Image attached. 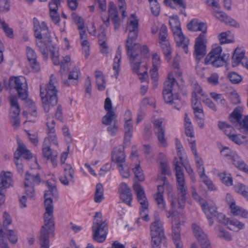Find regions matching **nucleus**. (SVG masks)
Segmentation results:
<instances>
[{"label":"nucleus","instance_id":"obj_1","mask_svg":"<svg viewBox=\"0 0 248 248\" xmlns=\"http://www.w3.org/2000/svg\"><path fill=\"white\" fill-rule=\"evenodd\" d=\"M48 190L44 194L46 212L44 215V225L42 227L39 237L40 248H49V238L54 235L55 223L53 217V204L50 196L57 198L58 192L56 186L46 182Z\"/></svg>","mask_w":248,"mask_h":248},{"label":"nucleus","instance_id":"obj_2","mask_svg":"<svg viewBox=\"0 0 248 248\" xmlns=\"http://www.w3.org/2000/svg\"><path fill=\"white\" fill-rule=\"evenodd\" d=\"M57 79L53 74L46 86L44 88L40 86V96L42 99L44 109L46 112H49L50 107H54L58 102V90Z\"/></svg>","mask_w":248,"mask_h":248},{"label":"nucleus","instance_id":"obj_3","mask_svg":"<svg viewBox=\"0 0 248 248\" xmlns=\"http://www.w3.org/2000/svg\"><path fill=\"white\" fill-rule=\"evenodd\" d=\"M139 32L129 31L127 39L126 41V48L127 50V55L130 57V61L131 66L133 72L140 76L139 78L140 79L143 78L145 75H147V72L144 71L143 73H140L139 69L140 66V56L135 53V48H139L140 45L138 44H133V41L136 40Z\"/></svg>","mask_w":248,"mask_h":248},{"label":"nucleus","instance_id":"obj_4","mask_svg":"<svg viewBox=\"0 0 248 248\" xmlns=\"http://www.w3.org/2000/svg\"><path fill=\"white\" fill-rule=\"evenodd\" d=\"M178 85L172 75H168V80L164 83L163 95L167 104H171L173 107L179 110L182 107V102L179 99L178 94L175 93V88Z\"/></svg>","mask_w":248,"mask_h":248},{"label":"nucleus","instance_id":"obj_5","mask_svg":"<svg viewBox=\"0 0 248 248\" xmlns=\"http://www.w3.org/2000/svg\"><path fill=\"white\" fill-rule=\"evenodd\" d=\"M108 230L106 220H103L100 212H96L92 226L93 237L94 240L99 243L103 242L107 236Z\"/></svg>","mask_w":248,"mask_h":248},{"label":"nucleus","instance_id":"obj_6","mask_svg":"<svg viewBox=\"0 0 248 248\" xmlns=\"http://www.w3.org/2000/svg\"><path fill=\"white\" fill-rule=\"evenodd\" d=\"M176 177L177 182V187L179 191L178 193V203L179 207L183 208L185 205L186 196L187 194V189L185 185L184 175L179 161L174 162Z\"/></svg>","mask_w":248,"mask_h":248},{"label":"nucleus","instance_id":"obj_7","mask_svg":"<svg viewBox=\"0 0 248 248\" xmlns=\"http://www.w3.org/2000/svg\"><path fill=\"white\" fill-rule=\"evenodd\" d=\"M170 24L177 44L183 48L186 53H187L188 52V40L184 37L182 32L180 22L178 16L173 15L170 16Z\"/></svg>","mask_w":248,"mask_h":248},{"label":"nucleus","instance_id":"obj_8","mask_svg":"<svg viewBox=\"0 0 248 248\" xmlns=\"http://www.w3.org/2000/svg\"><path fill=\"white\" fill-rule=\"evenodd\" d=\"M222 47L217 46L212 48L204 60L206 65L211 64L213 67H219L226 64L229 57V54L222 53Z\"/></svg>","mask_w":248,"mask_h":248},{"label":"nucleus","instance_id":"obj_9","mask_svg":"<svg viewBox=\"0 0 248 248\" xmlns=\"http://www.w3.org/2000/svg\"><path fill=\"white\" fill-rule=\"evenodd\" d=\"M10 85L11 87L16 89L19 98L21 100H25L28 98V85L24 77H16L13 79H11Z\"/></svg>","mask_w":248,"mask_h":248},{"label":"nucleus","instance_id":"obj_10","mask_svg":"<svg viewBox=\"0 0 248 248\" xmlns=\"http://www.w3.org/2000/svg\"><path fill=\"white\" fill-rule=\"evenodd\" d=\"M152 241L155 245H160L166 239L164 229L159 219H155L150 227Z\"/></svg>","mask_w":248,"mask_h":248},{"label":"nucleus","instance_id":"obj_11","mask_svg":"<svg viewBox=\"0 0 248 248\" xmlns=\"http://www.w3.org/2000/svg\"><path fill=\"white\" fill-rule=\"evenodd\" d=\"M221 153L224 156H230L234 166L248 173V166L235 152L225 147L221 151Z\"/></svg>","mask_w":248,"mask_h":248},{"label":"nucleus","instance_id":"obj_12","mask_svg":"<svg viewBox=\"0 0 248 248\" xmlns=\"http://www.w3.org/2000/svg\"><path fill=\"white\" fill-rule=\"evenodd\" d=\"M198 94L200 95L202 97L204 96L201 86L199 85L195 84L194 89L192 93V106L195 115L201 117V115H203V110L201 102L198 100L199 97Z\"/></svg>","mask_w":248,"mask_h":248},{"label":"nucleus","instance_id":"obj_13","mask_svg":"<svg viewBox=\"0 0 248 248\" xmlns=\"http://www.w3.org/2000/svg\"><path fill=\"white\" fill-rule=\"evenodd\" d=\"M154 130L160 146L166 147L167 146L166 139L165 137V127L163 121L160 119L155 120L154 122Z\"/></svg>","mask_w":248,"mask_h":248},{"label":"nucleus","instance_id":"obj_14","mask_svg":"<svg viewBox=\"0 0 248 248\" xmlns=\"http://www.w3.org/2000/svg\"><path fill=\"white\" fill-rule=\"evenodd\" d=\"M202 35L198 36L195 40L194 45V56L196 61L199 62L205 56L206 53V39H202Z\"/></svg>","mask_w":248,"mask_h":248},{"label":"nucleus","instance_id":"obj_15","mask_svg":"<svg viewBox=\"0 0 248 248\" xmlns=\"http://www.w3.org/2000/svg\"><path fill=\"white\" fill-rule=\"evenodd\" d=\"M33 24L34 35L36 38L41 39L42 38V36H44V39L47 38L48 39V41L50 42V35L45 23L44 22H42L41 25L39 26L38 20L36 18H34Z\"/></svg>","mask_w":248,"mask_h":248},{"label":"nucleus","instance_id":"obj_16","mask_svg":"<svg viewBox=\"0 0 248 248\" xmlns=\"http://www.w3.org/2000/svg\"><path fill=\"white\" fill-rule=\"evenodd\" d=\"M133 189L136 194L138 201L140 205V208H143V211H147L149 202L143 187L139 183H135L133 185Z\"/></svg>","mask_w":248,"mask_h":248},{"label":"nucleus","instance_id":"obj_17","mask_svg":"<svg viewBox=\"0 0 248 248\" xmlns=\"http://www.w3.org/2000/svg\"><path fill=\"white\" fill-rule=\"evenodd\" d=\"M18 147L14 155V158L19 160L21 157L30 160L32 158V155L31 151L28 150L25 145L22 142L18 141Z\"/></svg>","mask_w":248,"mask_h":248},{"label":"nucleus","instance_id":"obj_18","mask_svg":"<svg viewBox=\"0 0 248 248\" xmlns=\"http://www.w3.org/2000/svg\"><path fill=\"white\" fill-rule=\"evenodd\" d=\"M214 16L217 18L221 22H224L225 24H229L230 25L239 27V24L233 18L229 16L225 13L218 10H214L213 11Z\"/></svg>","mask_w":248,"mask_h":248},{"label":"nucleus","instance_id":"obj_19","mask_svg":"<svg viewBox=\"0 0 248 248\" xmlns=\"http://www.w3.org/2000/svg\"><path fill=\"white\" fill-rule=\"evenodd\" d=\"M232 60V65L233 67L237 66L239 63L245 67L248 64V61L245 56V53L238 48H236L234 50Z\"/></svg>","mask_w":248,"mask_h":248},{"label":"nucleus","instance_id":"obj_20","mask_svg":"<svg viewBox=\"0 0 248 248\" xmlns=\"http://www.w3.org/2000/svg\"><path fill=\"white\" fill-rule=\"evenodd\" d=\"M42 154L46 160H50L54 167L57 166V157L58 153L56 151L52 152L50 145H43Z\"/></svg>","mask_w":248,"mask_h":248},{"label":"nucleus","instance_id":"obj_21","mask_svg":"<svg viewBox=\"0 0 248 248\" xmlns=\"http://www.w3.org/2000/svg\"><path fill=\"white\" fill-rule=\"evenodd\" d=\"M27 56L31 67L34 72L40 70L39 64L37 60V55L35 51L30 46L26 48Z\"/></svg>","mask_w":248,"mask_h":248},{"label":"nucleus","instance_id":"obj_22","mask_svg":"<svg viewBox=\"0 0 248 248\" xmlns=\"http://www.w3.org/2000/svg\"><path fill=\"white\" fill-rule=\"evenodd\" d=\"M172 237L176 248H183V245L181 240L180 225L177 220H174L173 222Z\"/></svg>","mask_w":248,"mask_h":248},{"label":"nucleus","instance_id":"obj_23","mask_svg":"<svg viewBox=\"0 0 248 248\" xmlns=\"http://www.w3.org/2000/svg\"><path fill=\"white\" fill-rule=\"evenodd\" d=\"M12 175L9 171H2L0 175V189L6 190L13 185Z\"/></svg>","mask_w":248,"mask_h":248},{"label":"nucleus","instance_id":"obj_24","mask_svg":"<svg viewBox=\"0 0 248 248\" xmlns=\"http://www.w3.org/2000/svg\"><path fill=\"white\" fill-rule=\"evenodd\" d=\"M46 125L47 126L46 130L47 137L44 140V145H50V143H51L56 146H58L59 143L55 133V127L53 126H49L48 122H47Z\"/></svg>","mask_w":248,"mask_h":248},{"label":"nucleus","instance_id":"obj_25","mask_svg":"<svg viewBox=\"0 0 248 248\" xmlns=\"http://www.w3.org/2000/svg\"><path fill=\"white\" fill-rule=\"evenodd\" d=\"M112 160L118 165L125 162V155L124 153V148L122 147L114 148L111 156Z\"/></svg>","mask_w":248,"mask_h":248},{"label":"nucleus","instance_id":"obj_26","mask_svg":"<svg viewBox=\"0 0 248 248\" xmlns=\"http://www.w3.org/2000/svg\"><path fill=\"white\" fill-rule=\"evenodd\" d=\"M133 123L132 121H125L124 124V144H129L132 137L133 133Z\"/></svg>","mask_w":248,"mask_h":248},{"label":"nucleus","instance_id":"obj_27","mask_svg":"<svg viewBox=\"0 0 248 248\" xmlns=\"http://www.w3.org/2000/svg\"><path fill=\"white\" fill-rule=\"evenodd\" d=\"M41 182V178L38 173L33 174L28 171L26 172L25 177L24 184L30 185L34 186L39 185Z\"/></svg>","mask_w":248,"mask_h":248},{"label":"nucleus","instance_id":"obj_28","mask_svg":"<svg viewBox=\"0 0 248 248\" xmlns=\"http://www.w3.org/2000/svg\"><path fill=\"white\" fill-rule=\"evenodd\" d=\"M44 36L42 38L37 42V45L45 57H47L48 55V46L51 43L52 40L50 38L51 42L48 41V39L46 38L44 39Z\"/></svg>","mask_w":248,"mask_h":248},{"label":"nucleus","instance_id":"obj_29","mask_svg":"<svg viewBox=\"0 0 248 248\" xmlns=\"http://www.w3.org/2000/svg\"><path fill=\"white\" fill-rule=\"evenodd\" d=\"M129 31L139 32V20L135 16L134 14L131 16V19L127 24V27L125 29V32Z\"/></svg>","mask_w":248,"mask_h":248},{"label":"nucleus","instance_id":"obj_30","mask_svg":"<svg viewBox=\"0 0 248 248\" xmlns=\"http://www.w3.org/2000/svg\"><path fill=\"white\" fill-rule=\"evenodd\" d=\"M117 115L113 111L107 112L106 114L103 116L102 120V123L106 125L113 124V123H117Z\"/></svg>","mask_w":248,"mask_h":248},{"label":"nucleus","instance_id":"obj_31","mask_svg":"<svg viewBox=\"0 0 248 248\" xmlns=\"http://www.w3.org/2000/svg\"><path fill=\"white\" fill-rule=\"evenodd\" d=\"M10 102L13 117H17L19 114L20 109L16 97L12 96L10 97Z\"/></svg>","mask_w":248,"mask_h":248},{"label":"nucleus","instance_id":"obj_32","mask_svg":"<svg viewBox=\"0 0 248 248\" xmlns=\"http://www.w3.org/2000/svg\"><path fill=\"white\" fill-rule=\"evenodd\" d=\"M95 77L98 90L99 91L104 90L106 88V82L103 73L100 71H96Z\"/></svg>","mask_w":248,"mask_h":248},{"label":"nucleus","instance_id":"obj_33","mask_svg":"<svg viewBox=\"0 0 248 248\" xmlns=\"http://www.w3.org/2000/svg\"><path fill=\"white\" fill-rule=\"evenodd\" d=\"M122 49L119 46L116 51L115 57L114 59L113 69L115 71V76L117 78L119 75L120 65L121 59Z\"/></svg>","mask_w":248,"mask_h":248},{"label":"nucleus","instance_id":"obj_34","mask_svg":"<svg viewBox=\"0 0 248 248\" xmlns=\"http://www.w3.org/2000/svg\"><path fill=\"white\" fill-rule=\"evenodd\" d=\"M172 1L180 8V13L181 14H184V12L186 8V4L184 0H164V3L166 5L169 6L172 8H175V7L172 6Z\"/></svg>","mask_w":248,"mask_h":248},{"label":"nucleus","instance_id":"obj_35","mask_svg":"<svg viewBox=\"0 0 248 248\" xmlns=\"http://www.w3.org/2000/svg\"><path fill=\"white\" fill-rule=\"evenodd\" d=\"M104 188L103 185L97 184L96 186V190L94 194V201L96 202H100L104 199Z\"/></svg>","mask_w":248,"mask_h":248},{"label":"nucleus","instance_id":"obj_36","mask_svg":"<svg viewBox=\"0 0 248 248\" xmlns=\"http://www.w3.org/2000/svg\"><path fill=\"white\" fill-rule=\"evenodd\" d=\"M163 54L168 61L171 59V49L169 41L159 43Z\"/></svg>","mask_w":248,"mask_h":248},{"label":"nucleus","instance_id":"obj_37","mask_svg":"<svg viewBox=\"0 0 248 248\" xmlns=\"http://www.w3.org/2000/svg\"><path fill=\"white\" fill-rule=\"evenodd\" d=\"M234 187L236 192L241 194L248 201V186L242 184H238Z\"/></svg>","mask_w":248,"mask_h":248},{"label":"nucleus","instance_id":"obj_38","mask_svg":"<svg viewBox=\"0 0 248 248\" xmlns=\"http://www.w3.org/2000/svg\"><path fill=\"white\" fill-rule=\"evenodd\" d=\"M74 173L71 172H64V175L60 177V181L62 184L65 186H68L70 182L74 183Z\"/></svg>","mask_w":248,"mask_h":248},{"label":"nucleus","instance_id":"obj_39","mask_svg":"<svg viewBox=\"0 0 248 248\" xmlns=\"http://www.w3.org/2000/svg\"><path fill=\"white\" fill-rule=\"evenodd\" d=\"M154 199L157 205L158 208L162 211H165L167 212L166 205L164 201L163 195L155 194Z\"/></svg>","mask_w":248,"mask_h":248},{"label":"nucleus","instance_id":"obj_40","mask_svg":"<svg viewBox=\"0 0 248 248\" xmlns=\"http://www.w3.org/2000/svg\"><path fill=\"white\" fill-rule=\"evenodd\" d=\"M2 234L5 236L4 238V242L7 244V239L8 238L10 242L12 243H15L17 241V237L15 232L13 230H8L6 232L3 233Z\"/></svg>","mask_w":248,"mask_h":248},{"label":"nucleus","instance_id":"obj_41","mask_svg":"<svg viewBox=\"0 0 248 248\" xmlns=\"http://www.w3.org/2000/svg\"><path fill=\"white\" fill-rule=\"evenodd\" d=\"M217 209V207L214 205H208L203 211L206 214L207 218L210 219L213 217H216L218 213Z\"/></svg>","mask_w":248,"mask_h":248},{"label":"nucleus","instance_id":"obj_42","mask_svg":"<svg viewBox=\"0 0 248 248\" xmlns=\"http://www.w3.org/2000/svg\"><path fill=\"white\" fill-rule=\"evenodd\" d=\"M118 167L119 168V172L123 177L127 178L129 177V169L127 165H126L125 162L118 165Z\"/></svg>","mask_w":248,"mask_h":248},{"label":"nucleus","instance_id":"obj_43","mask_svg":"<svg viewBox=\"0 0 248 248\" xmlns=\"http://www.w3.org/2000/svg\"><path fill=\"white\" fill-rule=\"evenodd\" d=\"M150 3L151 9L152 14L155 16L160 13V7L157 0H148Z\"/></svg>","mask_w":248,"mask_h":248},{"label":"nucleus","instance_id":"obj_44","mask_svg":"<svg viewBox=\"0 0 248 248\" xmlns=\"http://www.w3.org/2000/svg\"><path fill=\"white\" fill-rule=\"evenodd\" d=\"M197 171L200 176L205 174V170L203 167V162L202 158L199 156L195 157Z\"/></svg>","mask_w":248,"mask_h":248},{"label":"nucleus","instance_id":"obj_45","mask_svg":"<svg viewBox=\"0 0 248 248\" xmlns=\"http://www.w3.org/2000/svg\"><path fill=\"white\" fill-rule=\"evenodd\" d=\"M201 233L202 234L200 236V238H199L198 241L200 243L202 248H211L206 234H205L203 232Z\"/></svg>","mask_w":248,"mask_h":248},{"label":"nucleus","instance_id":"obj_46","mask_svg":"<svg viewBox=\"0 0 248 248\" xmlns=\"http://www.w3.org/2000/svg\"><path fill=\"white\" fill-rule=\"evenodd\" d=\"M72 18L74 22L78 24V29L85 28L84 20L76 13L72 14Z\"/></svg>","mask_w":248,"mask_h":248},{"label":"nucleus","instance_id":"obj_47","mask_svg":"<svg viewBox=\"0 0 248 248\" xmlns=\"http://www.w3.org/2000/svg\"><path fill=\"white\" fill-rule=\"evenodd\" d=\"M228 78L233 84H239L242 80V77L234 72H231L228 75Z\"/></svg>","mask_w":248,"mask_h":248},{"label":"nucleus","instance_id":"obj_48","mask_svg":"<svg viewBox=\"0 0 248 248\" xmlns=\"http://www.w3.org/2000/svg\"><path fill=\"white\" fill-rule=\"evenodd\" d=\"M133 171L135 174V177L139 181H143L144 180L145 177L140 165H137L133 169Z\"/></svg>","mask_w":248,"mask_h":248},{"label":"nucleus","instance_id":"obj_49","mask_svg":"<svg viewBox=\"0 0 248 248\" xmlns=\"http://www.w3.org/2000/svg\"><path fill=\"white\" fill-rule=\"evenodd\" d=\"M242 115L240 113L238 110L235 109L233 110V111L231 115L230 116V120L233 123H238L240 124V123L242 122L241 121Z\"/></svg>","mask_w":248,"mask_h":248},{"label":"nucleus","instance_id":"obj_50","mask_svg":"<svg viewBox=\"0 0 248 248\" xmlns=\"http://www.w3.org/2000/svg\"><path fill=\"white\" fill-rule=\"evenodd\" d=\"M228 224L237 229V231L244 229L245 227L244 224L236 219H229ZM229 228L230 230H233L234 229L231 227H229Z\"/></svg>","mask_w":248,"mask_h":248},{"label":"nucleus","instance_id":"obj_51","mask_svg":"<svg viewBox=\"0 0 248 248\" xmlns=\"http://www.w3.org/2000/svg\"><path fill=\"white\" fill-rule=\"evenodd\" d=\"M160 169L161 173L163 175H170V168L168 166V162L166 160H163L160 163Z\"/></svg>","mask_w":248,"mask_h":248},{"label":"nucleus","instance_id":"obj_52","mask_svg":"<svg viewBox=\"0 0 248 248\" xmlns=\"http://www.w3.org/2000/svg\"><path fill=\"white\" fill-rule=\"evenodd\" d=\"M167 28L166 25L163 24L159 33V43L169 41L167 38Z\"/></svg>","mask_w":248,"mask_h":248},{"label":"nucleus","instance_id":"obj_53","mask_svg":"<svg viewBox=\"0 0 248 248\" xmlns=\"http://www.w3.org/2000/svg\"><path fill=\"white\" fill-rule=\"evenodd\" d=\"M1 24L2 26V28L3 29V30L4 31L6 35L10 38H13L14 37L13 29L11 28L9 26L8 24L5 23L4 21H1Z\"/></svg>","mask_w":248,"mask_h":248},{"label":"nucleus","instance_id":"obj_54","mask_svg":"<svg viewBox=\"0 0 248 248\" xmlns=\"http://www.w3.org/2000/svg\"><path fill=\"white\" fill-rule=\"evenodd\" d=\"M198 26L197 28V31H201L202 33L198 36H201L202 35V39H206L205 34L207 32V24L204 22L199 21Z\"/></svg>","mask_w":248,"mask_h":248},{"label":"nucleus","instance_id":"obj_55","mask_svg":"<svg viewBox=\"0 0 248 248\" xmlns=\"http://www.w3.org/2000/svg\"><path fill=\"white\" fill-rule=\"evenodd\" d=\"M230 207L231 209V213L233 216H239L241 211L243 209L241 207L236 205L235 201L231 202Z\"/></svg>","mask_w":248,"mask_h":248},{"label":"nucleus","instance_id":"obj_56","mask_svg":"<svg viewBox=\"0 0 248 248\" xmlns=\"http://www.w3.org/2000/svg\"><path fill=\"white\" fill-rule=\"evenodd\" d=\"M202 181L208 187L209 189L213 190L215 189V186L210 179L205 175V174L200 176Z\"/></svg>","mask_w":248,"mask_h":248},{"label":"nucleus","instance_id":"obj_57","mask_svg":"<svg viewBox=\"0 0 248 248\" xmlns=\"http://www.w3.org/2000/svg\"><path fill=\"white\" fill-rule=\"evenodd\" d=\"M211 96L215 99L216 102L222 106H224L226 104V100L223 98L221 94H217L215 93H211Z\"/></svg>","mask_w":248,"mask_h":248},{"label":"nucleus","instance_id":"obj_58","mask_svg":"<svg viewBox=\"0 0 248 248\" xmlns=\"http://www.w3.org/2000/svg\"><path fill=\"white\" fill-rule=\"evenodd\" d=\"M107 131L111 136H115L118 131V126L117 123H113V124L108 125Z\"/></svg>","mask_w":248,"mask_h":248},{"label":"nucleus","instance_id":"obj_59","mask_svg":"<svg viewBox=\"0 0 248 248\" xmlns=\"http://www.w3.org/2000/svg\"><path fill=\"white\" fill-rule=\"evenodd\" d=\"M134 50L135 51V53L138 54L140 56V63H141V56L142 55H146L149 52V49L146 46H143L142 47L140 46L139 48H135Z\"/></svg>","mask_w":248,"mask_h":248},{"label":"nucleus","instance_id":"obj_60","mask_svg":"<svg viewBox=\"0 0 248 248\" xmlns=\"http://www.w3.org/2000/svg\"><path fill=\"white\" fill-rule=\"evenodd\" d=\"M85 86L86 89L85 94L89 97H90L92 94V83L89 77H88L86 79Z\"/></svg>","mask_w":248,"mask_h":248},{"label":"nucleus","instance_id":"obj_61","mask_svg":"<svg viewBox=\"0 0 248 248\" xmlns=\"http://www.w3.org/2000/svg\"><path fill=\"white\" fill-rule=\"evenodd\" d=\"M61 2V0H51L49 4L50 12H57Z\"/></svg>","mask_w":248,"mask_h":248},{"label":"nucleus","instance_id":"obj_62","mask_svg":"<svg viewBox=\"0 0 248 248\" xmlns=\"http://www.w3.org/2000/svg\"><path fill=\"white\" fill-rule=\"evenodd\" d=\"M121 199L129 206H131L132 200V194H120Z\"/></svg>","mask_w":248,"mask_h":248},{"label":"nucleus","instance_id":"obj_63","mask_svg":"<svg viewBox=\"0 0 248 248\" xmlns=\"http://www.w3.org/2000/svg\"><path fill=\"white\" fill-rule=\"evenodd\" d=\"M25 192L27 196L32 198L35 195V190L34 186L30 185L24 184Z\"/></svg>","mask_w":248,"mask_h":248},{"label":"nucleus","instance_id":"obj_64","mask_svg":"<svg viewBox=\"0 0 248 248\" xmlns=\"http://www.w3.org/2000/svg\"><path fill=\"white\" fill-rule=\"evenodd\" d=\"M80 74V70L78 67H74V69L70 71L69 75V79L77 80Z\"/></svg>","mask_w":248,"mask_h":248}]
</instances>
